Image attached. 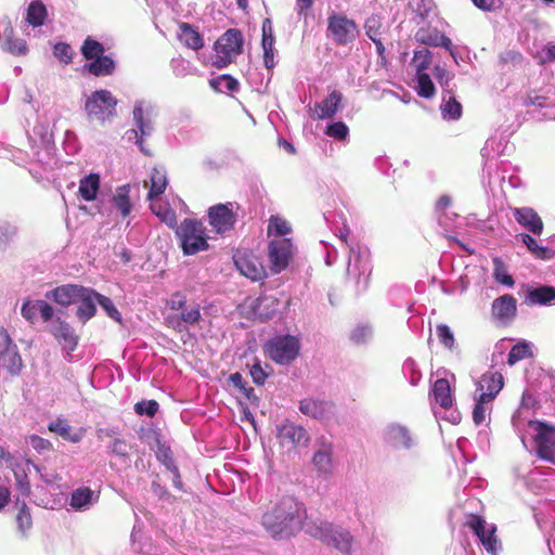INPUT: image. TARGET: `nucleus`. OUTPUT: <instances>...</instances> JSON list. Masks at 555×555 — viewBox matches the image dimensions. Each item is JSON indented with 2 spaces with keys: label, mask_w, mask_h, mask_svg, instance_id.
Returning <instances> with one entry per match:
<instances>
[{
  "label": "nucleus",
  "mask_w": 555,
  "mask_h": 555,
  "mask_svg": "<svg viewBox=\"0 0 555 555\" xmlns=\"http://www.w3.org/2000/svg\"><path fill=\"white\" fill-rule=\"evenodd\" d=\"M304 503L291 495L281 498L261 517L264 530L275 540H285L302 529L306 519Z\"/></svg>",
  "instance_id": "nucleus-1"
},
{
  "label": "nucleus",
  "mask_w": 555,
  "mask_h": 555,
  "mask_svg": "<svg viewBox=\"0 0 555 555\" xmlns=\"http://www.w3.org/2000/svg\"><path fill=\"white\" fill-rule=\"evenodd\" d=\"M337 237L340 241V247L347 253V275L360 283L361 278H366L371 273L370 250L361 244L354 236H350L348 228L339 229Z\"/></svg>",
  "instance_id": "nucleus-2"
},
{
  "label": "nucleus",
  "mask_w": 555,
  "mask_h": 555,
  "mask_svg": "<svg viewBox=\"0 0 555 555\" xmlns=\"http://www.w3.org/2000/svg\"><path fill=\"white\" fill-rule=\"evenodd\" d=\"M305 531L322 543L335 547L346 555H351L353 537L341 526L317 519L307 522Z\"/></svg>",
  "instance_id": "nucleus-3"
},
{
  "label": "nucleus",
  "mask_w": 555,
  "mask_h": 555,
  "mask_svg": "<svg viewBox=\"0 0 555 555\" xmlns=\"http://www.w3.org/2000/svg\"><path fill=\"white\" fill-rule=\"evenodd\" d=\"M176 236L179 240L183 255L192 256L209 249L208 235L204 223L197 219L186 218L177 227Z\"/></svg>",
  "instance_id": "nucleus-4"
},
{
  "label": "nucleus",
  "mask_w": 555,
  "mask_h": 555,
  "mask_svg": "<svg viewBox=\"0 0 555 555\" xmlns=\"http://www.w3.org/2000/svg\"><path fill=\"white\" fill-rule=\"evenodd\" d=\"M525 440L531 436L535 446L537 455L547 462L555 459V425L541 421H528L522 431ZM527 448V443H522Z\"/></svg>",
  "instance_id": "nucleus-5"
},
{
  "label": "nucleus",
  "mask_w": 555,
  "mask_h": 555,
  "mask_svg": "<svg viewBox=\"0 0 555 555\" xmlns=\"http://www.w3.org/2000/svg\"><path fill=\"white\" fill-rule=\"evenodd\" d=\"M263 351L276 364L288 365L297 359L300 341L291 334L275 335L263 345Z\"/></svg>",
  "instance_id": "nucleus-6"
},
{
  "label": "nucleus",
  "mask_w": 555,
  "mask_h": 555,
  "mask_svg": "<svg viewBox=\"0 0 555 555\" xmlns=\"http://www.w3.org/2000/svg\"><path fill=\"white\" fill-rule=\"evenodd\" d=\"M117 99L106 89L93 91L86 100L85 109L88 119L101 125L114 119L117 115Z\"/></svg>",
  "instance_id": "nucleus-7"
},
{
  "label": "nucleus",
  "mask_w": 555,
  "mask_h": 555,
  "mask_svg": "<svg viewBox=\"0 0 555 555\" xmlns=\"http://www.w3.org/2000/svg\"><path fill=\"white\" fill-rule=\"evenodd\" d=\"M153 105L144 100H138L134 103L132 117L134 122V129L127 131L128 140H135V144L139 150L145 154L151 155L150 151L145 147L143 140L151 137L153 133L152 124Z\"/></svg>",
  "instance_id": "nucleus-8"
},
{
  "label": "nucleus",
  "mask_w": 555,
  "mask_h": 555,
  "mask_svg": "<svg viewBox=\"0 0 555 555\" xmlns=\"http://www.w3.org/2000/svg\"><path fill=\"white\" fill-rule=\"evenodd\" d=\"M243 35L236 28L228 29L215 43L216 56L212 61L217 68H224L242 52Z\"/></svg>",
  "instance_id": "nucleus-9"
},
{
  "label": "nucleus",
  "mask_w": 555,
  "mask_h": 555,
  "mask_svg": "<svg viewBox=\"0 0 555 555\" xmlns=\"http://www.w3.org/2000/svg\"><path fill=\"white\" fill-rule=\"evenodd\" d=\"M296 247L288 237H273L268 244V261L272 273L283 272L292 261Z\"/></svg>",
  "instance_id": "nucleus-10"
},
{
  "label": "nucleus",
  "mask_w": 555,
  "mask_h": 555,
  "mask_svg": "<svg viewBox=\"0 0 555 555\" xmlns=\"http://www.w3.org/2000/svg\"><path fill=\"white\" fill-rule=\"evenodd\" d=\"M468 528L476 534L489 555H499L502 544L495 535V526L487 525L486 520L478 515H472L467 520Z\"/></svg>",
  "instance_id": "nucleus-11"
},
{
  "label": "nucleus",
  "mask_w": 555,
  "mask_h": 555,
  "mask_svg": "<svg viewBox=\"0 0 555 555\" xmlns=\"http://www.w3.org/2000/svg\"><path fill=\"white\" fill-rule=\"evenodd\" d=\"M327 31L339 46H346L359 35L358 25L344 14L333 13L327 18Z\"/></svg>",
  "instance_id": "nucleus-12"
},
{
  "label": "nucleus",
  "mask_w": 555,
  "mask_h": 555,
  "mask_svg": "<svg viewBox=\"0 0 555 555\" xmlns=\"http://www.w3.org/2000/svg\"><path fill=\"white\" fill-rule=\"evenodd\" d=\"M276 438L281 447L287 450L306 448L310 441V436L302 426L288 421L276 425Z\"/></svg>",
  "instance_id": "nucleus-13"
},
{
  "label": "nucleus",
  "mask_w": 555,
  "mask_h": 555,
  "mask_svg": "<svg viewBox=\"0 0 555 555\" xmlns=\"http://www.w3.org/2000/svg\"><path fill=\"white\" fill-rule=\"evenodd\" d=\"M431 393L436 403L444 410L442 417L451 424H459L461 422V414L453 408V396L449 380L447 378H438L433 385Z\"/></svg>",
  "instance_id": "nucleus-14"
},
{
  "label": "nucleus",
  "mask_w": 555,
  "mask_h": 555,
  "mask_svg": "<svg viewBox=\"0 0 555 555\" xmlns=\"http://www.w3.org/2000/svg\"><path fill=\"white\" fill-rule=\"evenodd\" d=\"M385 443L397 451H409L416 444V438L412 435L411 430L399 423H390L384 430Z\"/></svg>",
  "instance_id": "nucleus-15"
},
{
  "label": "nucleus",
  "mask_w": 555,
  "mask_h": 555,
  "mask_svg": "<svg viewBox=\"0 0 555 555\" xmlns=\"http://www.w3.org/2000/svg\"><path fill=\"white\" fill-rule=\"evenodd\" d=\"M236 269L251 281H261L267 276L266 268L258 257L247 253H236L233 257Z\"/></svg>",
  "instance_id": "nucleus-16"
},
{
  "label": "nucleus",
  "mask_w": 555,
  "mask_h": 555,
  "mask_svg": "<svg viewBox=\"0 0 555 555\" xmlns=\"http://www.w3.org/2000/svg\"><path fill=\"white\" fill-rule=\"evenodd\" d=\"M21 314L31 324L36 323L39 319L43 323H48L54 318V308L43 299H27L22 305Z\"/></svg>",
  "instance_id": "nucleus-17"
},
{
  "label": "nucleus",
  "mask_w": 555,
  "mask_h": 555,
  "mask_svg": "<svg viewBox=\"0 0 555 555\" xmlns=\"http://www.w3.org/2000/svg\"><path fill=\"white\" fill-rule=\"evenodd\" d=\"M0 365L13 375L18 374L22 369V358L17 347L5 331H3L0 341Z\"/></svg>",
  "instance_id": "nucleus-18"
},
{
  "label": "nucleus",
  "mask_w": 555,
  "mask_h": 555,
  "mask_svg": "<svg viewBox=\"0 0 555 555\" xmlns=\"http://www.w3.org/2000/svg\"><path fill=\"white\" fill-rule=\"evenodd\" d=\"M208 220L216 233L224 235L233 229L235 216L227 205L218 204L209 208Z\"/></svg>",
  "instance_id": "nucleus-19"
},
{
  "label": "nucleus",
  "mask_w": 555,
  "mask_h": 555,
  "mask_svg": "<svg viewBox=\"0 0 555 555\" xmlns=\"http://www.w3.org/2000/svg\"><path fill=\"white\" fill-rule=\"evenodd\" d=\"M85 286L78 284H63L56 286L44 294L47 300H52L56 305L67 308L78 301Z\"/></svg>",
  "instance_id": "nucleus-20"
},
{
  "label": "nucleus",
  "mask_w": 555,
  "mask_h": 555,
  "mask_svg": "<svg viewBox=\"0 0 555 555\" xmlns=\"http://www.w3.org/2000/svg\"><path fill=\"white\" fill-rule=\"evenodd\" d=\"M99 300V293L90 287H85L80 294L76 310V318L81 324H86L96 314V305Z\"/></svg>",
  "instance_id": "nucleus-21"
},
{
  "label": "nucleus",
  "mask_w": 555,
  "mask_h": 555,
  "mask_svg": "<svg viewBox=\"0 0 555 555\" xmlns=\"http://www.w3.org/2000/svg\"><path fill=\"white\" fill-rule=\"evenodd\" d=\"M299 411L315 420H326L334 413V404L326 400L305 398L299 402Z\"/></svg>",
  "instance_id": "nucleus-22"
},
{
  "label": "nucleus",
  "mask_w": 555,
  "mask_h": 555,
  "mask_svg": "<svg viewBox=\"0 0 555 555\" xmlns=\"http://www.w3.org/2000/svg\"><path fill=\"white\" fill-rule=\"evenodd\" d=\"M51 325L52 335L59 340L67 351H74L78 345V336L75 334L70 324L61 318H56Z\"/></svg>",
  "instance_id": "nucleus-23"
},
{
  "label": "nucleus",
  "mask_w": 555,
  "mask_h": 555,
  "mask_svg": "<svg viewBox=\"0 0 555 555\" xmlns=\"http://www.w3.org/2000/svg\"><path fill=\"white\" fill-rule=\"evenodd\" d=\"M479 397L492 401L504 386L503 375L499 372H487L478 382Z\"/></svg>",
  "instance_id": "nucleus-24"
},
{
  "label": "nucleus",
  "mask_w": 555,
  "mask_h": 555,
  "mask_svg": "<svg viewBox=\"0 0 555 555\" xmlns=\"http://www.w3.org/2000/svg\"><path fill=\"white\" fill-rule=\"evenodd\" d=\"M312 464L321 475L328 476L333 472V444L322 439L319 442L318 450L312 457Z\"/></svg>",
  "instance_id": "nucleus-25"
},
{
  "label": "nucleus",
  "mask_w": 555,
  "mask_h": 555,
  "mask_svg": "<svg viewBox=\"0 0 555 555\" xmlns=\"http://www.w3.org/2000/svg\"><path fill=\"white\" fill-rule=\"evenodd\" d=\"M515 220L529 232L540 235L543 231V222L534 209L530 207L514 208Z\"/></svg>",
  "instance_id": "nucleus-26"
},
{
  "label": "nucleus",
  "mask_w": 555,
  "mask_h": 555,
  "mask_svg": "<svg viewBox=\"0 0 555 555\" xmlns=\"http://www.w3.org/2000/svg\"><path fill=\"white\" fill-rule=\"evenodd\" d=\"M492 315L503 322L513 320L517 312V301L513 295L505 294L492 302Z\"/></svg>",
  "instance_id": "nucleus-27"
},
{
  "label": "nucleus",
  "mask_w": 555,
  "mask_h": 555,
  "mask_svg": "<svg viewBox=\"0 0 555 555\" xmlns=\"http://www.w3.org/2000/svg\"><path fill=\"white\" fill-rule=\"evenodd\" d=\"M99 494L88 487H80L70 494L69 506L78 512L88 511L92 505L98 503Z\"/></svg>",
  "instance_id": "nucleus-28"
},
{
  "label": "nucleus",
  "mask_w": 555,
  "mask_h": 555,
  "mask_svg": "<svg viewBox=\"0 0 555 555\" xmlns=\"http://www.w3.org/2000/svg\"><path fill=\"white\" fill-rule=\"evenodd\" d=\"M525 302L529 306L553 305L555 304V287L550 285L530 287L527 291Z\"/></svg>",
  "instance_id": "nucleus-29"
},
{
  "label": "nucleus",
  "mask_w": 555,
  "mask_h": 555,
  "mask_svg": "<svg viewBox=\"0 0 555 555\" xmlns=\"http://www.w3.org/2000/svg\"><path fill=\"white\" fill-rule=\"evenodd\" d=\"M535 405V398L532 393L529 391H525L522 393L521 398V404L520 408L517 410V412L513 415L512 424L517 431L519 438L521 439V442L525 443V426L526 423L529 421L524 414L526 411H529L531 408Z\"/></svg>",
  "instance_id": "nucleus-30"
},
{
  "label": "nucleus",
  "mask_w": 555,
  "mask_h": 555,
  "mask_svg": "<svg viewBox=\"0 0 555 555\" xmlns=\"http://www.w3.org/2000/svg\"><path fill=\"white\" fill-rule=\"evenodd\" d=\"M415 38L425 46L442 47L444 49H451L452 46L451 39L436 28H420L415 34Z\"/></svg>",
  "instance_id": "nucleus-31"
},
{
  "label": "nucleus",
  "mask_w": 555,
  "mask_h": 555,
  "mask_svg": "<svg viewBox=\"0 0 555 555\" xmlns=\"http://www.w3.org/2000/svg\"><path fill=\"white\" fill-rule=\"evenodd\" d=\"M115 68L116 63L109 55H103L83 65V69L95 77L111 76Z\"/></svg>",
  "instance_id": "nucleus-32"
},
{
  "label": "nucleus",
  "mask_w": 555,
  "mask_h": 555,
  "mask_svg": "<svg viewBox=\"0 0 555 555\" xmlns=\"http://www.w3.org/2000/svg\"><path fill=\"white\" fill-rule=\"evenodd\" d=\"M341 100L343 94L339 91H332L323 101L315 104L317 108L319 109L318 118H332L339 109Z\"/></svg>",
  "instance_id": "nucleus-33"
},
{
  "label": "nucleus",
  "mask_w": 555,
  "mask_h": 555,
  "mask_svg": "<svg viewBox=\"0 0 555 555\" xmlns=\"http://www.w3.org/2000/svg\"><path fill=\"white\" fill-rule=\"evenodd\" d=\"M178 36L180 41L192 50L197 51L204 47L203 36L188 23L179 25Z\"/></svg>",
  "instance_id": "nucleus-34"
},
{
  "label": "nucleus",
  "mask_w": 555,
  "mask_h": 555,
  "mask_svg": "<svg viewBox=\"0 0 555 555\" xmlns=\"http://www.w3.org/2000/svg\"><path fill=\"white\" fill-rule=\"evenodd\" d=\"M440 112L444 120H457L461 118L462 104L455 99L451 91L443 93Z\"/></svg>",
  "instance_id": "nucleus-35"
},
{
  "label": "nucleus",
  "mask_w": 555,
  "mask_h": 555,
  "mask_svg": "<svg viewBox=\"0 0 555 555\" xmlns=\"http://www.w3.org/2000/svg\"><path fill=\"white\" fill-rule=\"evenodd\" d=\"M1 47L4 51L16 56L25 55L28 51L26 41L24 39L13 38V28L10 26V24H8L4 28Z\"/></svg>",
  "instance_id": "nucleus-36"
},
{
  "label": "nucleus",
  "mask_w": 555,
  "mask_h": 555,
  "mask_svg": "<svg viewBox=\"0 0 555 555\" xmlns=\"http://www.w3.org/2000/svg\"><path fill=\"white\" fill-rule=\"evenodd\" d=\"M100 188V176L96 173H90L83 177L79 183V194L87 201H93L96 197Z\"/></svg>",
  "instance_id": "nucleus-37"
},
{
  "label": "nucleus",
  "mask_w": 555,
  "mask_h": 555,
  "mask_svg": "<svg viewBox=\"0 0 555 555\" xmlns=\"http://www.w3.org/2000/svg\"><path fill=\"white\" fill-rule=\"evenodd\" d=\"M18 235V225L15 221L0 220V250H5Z\"/></svg>",
  "instance_id": "nucleus-38"
},
{
  "label": "nucleus",
  "mask_w": 555,
  "mask_h": 555,
  "mask_svg": "<svg viewBox=\"0 0 555 555\" xmlns=\"http://www.w3.org/2000/svg\"><path fill=\"white\" fill-rule=\"evenodd\" d=\"M46 18L47 9L44 4L39 0L30 2L27 9L26 16V21L28 22V24L31 25L33 27H39L44 24Z\"/></svg>",
  "instance_id": "nucleus-39"
},
{
  "label": "nucleus",
  "mask_w": 555,
  "mask_h": 555,
  "mask_svg": "<svg viewBox=\"0 0 555 555\" xmlns=\"http://www.w3.org/2000/svg\"><path fill=\"white\" fill-rule=\"evenodd\" d=\"M129 192L130 186L126 184L119 186L113 197V204L122 217H127L131 212L132 205L130 203Z\"/></svg>",
  "instance_id": "nucleus-40"
},
{
  "label": "nucleus",
  "mask_w": 555,
  "mask_h": 555,
  "mask_svg": "<svg viewBox=\"0 0 555 555\" xmlns=\"http://www.w3.org/2000/svg\"><path fill=\"white\" fill-rule=\"evenodd\" d=\"M168 180L163 169L154 168L151 173V188L147 197L152 201L164 193Z\"/></svg>",
  "instance_id": "nucleus-41"
},
{
  "label": "nucleus",
  "mask_w": 555,
  "mask_h": 555,
  "mask_svg": "<svg viewBox=\"0 0 555 555\" xmlns=\"http://www.w3.org/2000/svg\"><path fill=\"white\" fill-rule=\"evenodd\" d=\"M80 52L82 56L90 62L105 55V48L100 41L91 37H87L80 48Z\"/></svg>",
  "instance_id": "nucleus-42"
},
{
  "label": "nucleus",
  "mask_w": 555,
  "mask_h": 555,
  "mask_svg": "<svg viewBox=\"0 0 555 555\" xmlns=\"http://www.w3.org/2000/svg\"><path fill=\"white\" fill-rule=\"evenodd\" d=\"M209 86L218 92H234L238 90V81L230 75H220L209 80Z\"/></svg>",
  "instance_id": "nucleus-43"
},
{
  "label": "nucleus",
  "mask_w": 555,
  "mask_h": 555,
  "mask_svg": "<svg viewBox=\"0 0 555 555\" xmlns=\"http://www.w3.org/2000/svg\"><path fill=\"white\" fill-rule=\"evenodd\" d=\"M493 278L498 283L507 287H513L515 284V281L508 273L504 261L499 257L493 259Z\"/></svg>",
  "instance_id": "nucleus-44"
},
{
  "label": "nucleus",
  "mask_w": 555,
  "mask_h": 555,
  "mask_svg": "<svg viewBox=\"0 0 555 555\" xmlns=\"http://www.w3.org/2000/svg\"><path fill=\"white\" fill-rule=\"evenodd\" d=\"M373 337V328L370 324L359 323L350 332L349 338L356 345L367 344Z\"/></svg>",
  "instance_id": "nucleus-45"
},
{
  "label": "nucleus",
  "mask_w": 555,
  "mask_h": 555,
  "mask_svg": "<svg viewBox=\"0 0 555 555\" xmlns=\"http://www.w3.org/2000/svg\"><path fill=\"white\" fill-rule=\"evenodd\" d=\"M292 229L288 222L279 217L271 216L268 223V235H273L274 237H284L286 234L291 233Z\"/></svg>",
  "instance_id": "nucleus-46"
},
{
  "label": "nucleus",
  "mask_w": 555,
  "mask_h": 555,
  "mask_svg": "<svg viewBox=\"0 0 555 555\" xmlns=\"http://www.w3.org/2000/svg\"><path fill=\"white\" fill-rule=\"evenodd\" d=\"M532 356L530 344L521 341L512 347L507 356L508 365H514L518 361L527 359Z\"/></svg>",
  "instance_id": "nucleus-47"
},
{
  "label": "nucleus",
  "mask_w": 555,
  "mask_h": 555,
  "mask_svg": "<svg viewBox=\"0 0 555 555\" xmlns=\"http://www.w3.org/2000/svg\"><path fill=\"white\" fill-rule=\"evenodd\" d=\"M417 94L424 99H430L435 94V85L426 73H416Z\"/></svg>",
  "instance_id": "nucleus-48"
},
{
  "label": "nucleus",
  "mask_w": 555,
  "mask_h": 555,
  "mask_svg": "<svg viewBox=\"0 0 555 555\" xmlns=\"http://www.w3.org/2000/svg\"><path fill=\"white\" fill-rule=\"evenodd\" d=\"M108 453L119 457L124 463L129 461V449L130 446L122 438H114L111 443L107 444Z\"/></svg>",
  "instance_id": "nucleus-49"
},
{
  "label": "nucleus",
  "mask_w": 555,
  "mask_h": 555,
  "mask_svg": "<svg viewBox=\"0 0 555 555\" xmlns=\"http://www.w3.org/2000/svg\"><path fill=\"white\" fill-rule=\"evenodd\" d=\"M180 311V320L183 322L185 328L189 325L198 324L202 319L201 306L198 304L186 306L184 309Z\"/></svg>",
  "instance_id": "nucleus-50"
},
{
  "label": "nucleus",
  "mask_w": 555,
  "mask_h": 555,
  "mask_svg": "<svg viewBox=\"0 0 555 555\" xmlns=\"http://www.w3.org/2000/svg\"><path fill=\"white\" fill-rule=\"evenodd\" d=\"M402 374L409 380L411 386L418 385L422 379V373L416 364V362L408 358L402 364Z\"/></svg>",
  "instance_id": "nucleus-51"
},
{
  "label": "nucleus",
  "mask_w": 555,
  "mask_h": 555,
  "mask_svg": "<svg viewBox=\"0 0 555 555\" xmlns=\"http://www.w3.org/2000/svg\"><path fill=\"white\" fill-rule=\"evenodd\" d=\"M324 132L337 141H347L349 137L348 126L340 120L328 124Z\"/></svg>",
  "instance_id": "nucleus-52"
},
{
  "label": "nucleus",
  "mask_w": 555,
  "mask_h": 555,
  "mask_svg": "<svg viewBox=\"0 0 555 555\" xmlns=\"http://www.w3.org/2000/svg\"><path fill=\"white\" fill-rule=\"evenodd\" d=\"M519 238L521 243H524L527 246V248L537 257L541 259L550 258V250L546 247L540 246L531 235L527 233H521L519 234Z\"/></svg>",
  "instance_id": "nucleus-53"
},
{
  "label": "nucleus",
  "mask_w": 555,
  "mask_h": 555,
  "mask_svg": "<svg viewBox=\"0 0 555 555\" xmlns=\"http://www.w3.org/2000/svg\"><path fill=\"white\" fill-rule=\"evenodd\" d=\"M171 68L177 77H184L196 73V67L190 61L182 57L172 59Z\"/></svg>",
  "instance_id": "nucleus-54"
},
{
  "label": "nucleus",
  "mask_w": 555,
  "mask_h": 555,
  "mask_svg": "<svg viewBox=\"0 0 555 555\" xmlns=\"http://www.w3.org/2000/svg\"><path fill=\"white\" fill-rule=\"evenodd\" d=\"M49 430L52 433H55L60 435L61 437L65 439H69L72 442H78L79 436L75 435L73 437H69L70 433V426L67 424L66 421L57 418L54 422H51L48 426Z\"/></svg>",
  "instance_id": "nucleus-55"
},
{
  "label": "nucleus",
  "mask_w": 555,
  "mask_h": 555,
  "mask_svg": "<svg viewBox=\"0 0 555 555\" xmlns=\"http://www.w3.org/2000/svg\"><path fill=\"white\" fill-rule=\"evenodd\" d=\"M26 442L40 455H46L53 449L49 440L38 435H30L26 438Z\"/></svg>",
  "instance_id": "nucleus-56"
},
{
  "label": "nucleus",
  "mask_w": 555,
  "mask_h": 555,
  "mask_svg": "<svg viewBox=\"0 0 555 555\" xmlns=\"http://www.w3.org/2000/svg\"><path fill=\"white\" fill-rule=\"evenodd\" d=\"M382 17L377 14H372L365 20L364 29L370 39L379 37L382 28Z\"/></svg>",
  "instance_id": "nucleus-57"
},
{
  "label": "nucleus",
  "mask_w": 555,
  "mask_h": 555,
  "mask_svg": "<svg viewBox=\"0 0 555 555\" xmlns=\"http://www.w3.org/2000/svg\"><path fill=\"white\" fill-rule=\"evenodd\" d=\"M17 528L23 535L31 528L33 520L26 503L23 502L20 512L16 516Z\"/></svg>",
  "instance_id": "nucleus-58"
},
{
  "label": "nucleus",
  "mask_w": 555,
  "mask_h": 555,
  "mask_svg": "<svg viewBox=\"0 0 555 555\" xmlns=\"http://www.w3.org/2000/svg\"><path fill=\"white\" fill-rule=\"evenodd\" d=\"M431 53L428 49H421L414 52L413 63L416 68V73H425L429 67Z\"/></svg>",
  "instance_id": "nucleus-59"
},
{
  "label": "nucleus",
  "mask_w": 555,
  "mask_h": 555,
  "mask_svg": "<svg viewBox=\"0 0 555 555\" xmlns=\"http://www.w3.org/2000/svg\"><path fill=\"white\" fill-rule=\"evenodd\" d=\"M159 404L156 400H141L134 404V412L138 415L153 417L158 411Z\"/></svg>",
  "instance_id": "nucleus-60"
},
{
  "label": "nucleus",
  "mask_w": 555,
  "mask_h": 555,
  "mask_svg": "<svg viewBox=\"0 0 555 555\" xmlns=\"http://www.w3.org/2000/svg\"><path fill=\"white\" fill-rule=\"evenodd\" d=\"M436 333L440 344L450 350L453 349L455 344L454 335L447 324H438Z\"/></svg>",
  "instance_id": "nucleus-61"
},
{
  "label": "nucleus",
  "mask_w": 555,
  "mask_h": 555,
  "mask_svg": "<svg viewBox=\"0 0 555 555\" xmlns=\"http://www.w3.org/2000/svg\"><path fill=\"white\" fill-rule=\"evenodd\" d=\"M98 305L106 312V314L114 321L120 322L121 314L115 307L111 298L99 293Z\"/></svg>",
  "instance_id": "nucleus-62"
},
{
  "label": "nucleus",
  "mask_w": 555,
  "mask_h": 555,
  "mask_svg": "<svg viewBox=\"0 0 555 555\" xmlns=\"http://www.w3.org/2000/svg\"><path fill=\"white\" fill-rule=\"evenodd\" d=\"M53 55L61 62L69 64L73 61V49L68 43L57 42L53 48Z\"/></svg>",
  "instance_id": "nucleus-63"
},
{
  "label": "nucleus",
  "mask_w": 555,
  "mask_h": 555,
  "mask_svg": "<svg viewBox=\"0 0 555 555\" xmlns=\"http://www.w3.org/2000/svg\"><path fill=\"white\" fill-rule=\"evenodd\" d=\"M490 401L478 396L476 399V403L473 410V421L478 426L481 425L486 421V414L488 411L487 404Z\"/></svg>",
  "instance_id": "nucleus-64"
}]
</instances>
